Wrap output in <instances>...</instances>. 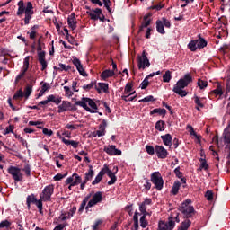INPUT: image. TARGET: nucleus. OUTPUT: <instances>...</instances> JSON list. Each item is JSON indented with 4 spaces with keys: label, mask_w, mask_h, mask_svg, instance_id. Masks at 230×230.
Returning a JSON list of instances; mask_svg holds the SVG:
<instances>
[{
    "label": "nucleus",
    "mask_w": 230,
    "mask_h": 230,
    "mask_svg": "<svg viewBox=\"0 0 230 230\" xmlns=\"http://www.w3.org/2000/svg\"><path fill=\"white\" fill-rule=\"evenodd\" d=\"M18 10L16 12V15L18 17H22V15H25L24 17V24L28 25L30 24V21L33 19V14L35 12L33 11V3L31 2H26L24 3V0H20L17 4Z\"/></svg>",
    "instance_id": "f257e3e1"
},
{
    "label": "nucleus",
    "mask_w": 230,
    "mask_h": 230,
    "mask_svg": "<svg viewBox=\"0 0 230 230\" xmlns=\"http://www.w3.org/2000/svg\"><path fill=\"white\" fill-rule=\"evenodd\" d=\"M91 194H88L83 201L81 202V205L79 207L78 212L84 213V210L85 209L86 213L89 211L90 208H94L97 204H100L102 200H103V193L102 191H97L95 194L92 196ZM89 199H91L89 200Z\"/></svg>",
    "instance_id": "f03ea898"
},
{
    "label": "nucleus",
    "mask_w": 230,
    "mask_h": 230,
    "mask_svg": "<svg viewBox=\"0 0 230 230\" xmlns=\"http://www.w3.org/2000/svg\"><path fill=\"white\" fill-rule=\"evenodd\" d=\"M193 82V77H191V74H186L183 78H181L176 84L174 85L172 91L175 93V94H178V96H181V98H184L188 96V92H186L185 87H188L190 84Z\"/></svg>",
    "instance_id": "7ed1b4c3"
},
{
    "label": "nucleus",
    "mask_w": 230,
    "mask_h": 230,
    "mask_svg": "<svg viewBox=\"0 0 230 230\" xmlns=\"http://www.w3.org/2000/svg\"><path fill=\"white\" fill-rule=\"evenodd\" d=\"M75 105L83 107L84 111L91 112V114L98 112V105H96V102L91 98L84 97L81 99V101H77Z\"/></svg>",
    "instance_id": "20e7f679"
},
{
    "label": "nucleus",
    "mask_w": 230,
    "mask_h": 230,
    "mask_svg": "<svg viewBox=\"0 0 230 230\" xmlns=\"http://www.w3.org/2000/svg\"><path fill=\"white\" fill-rule=\"evenodd\" d=\"M134 85L132 83H128L124 87L123 94L121 95V100L124 102H134L137 100V93L134 90Z\"/></svg>",
    "instance_id": "39448f33"
},
{
    "label": "nucleus",
    "mask_w": 230,
    "mask_h": 230,
    "mask_svg": "<svg viewBox=\"0 0 230 230\" xmlns=\"http://www.w3.org/2000/svg\"><path fill=\"white\" fill-rule=\"evenodd\" d=\"M180 211L186 219L191 218V217L195 215V208L191 206V199H187L185 201H183L180 207Z\"/></svg>",
    "instance_id": "423d86ee"
},
{
    "label": "nucleus",
    "mask_w": 230,
    "mask_h": 230,
    "mask_svg": "<svg viewBox=\"0 0 230 230\" xmlns=\"http://www.w3.org/2000/svg\"><path fill=\"white\" fill-rule=\"evenodd\" d=\"M55 193V185H47L40 195L41 202H51V197Z\"/></svg>",
    "instance_id": "0eeeda50"
},
{
    "label": "nucleus",
    "mask_w": 230,
    "mask_h": 230,
    "mask_svg": "<svg viewBox=\"0 0 230 230\" xmlns=\"http://www.w3.org/2000/svg\"><path fill=\"white\" fill-rule=\"evenodd\" d=\"M7 172L13 177L14 182H22V179H24V174L21 172V168L17 166H9Z\"/></svg>",
    "instance_id": "6e6552de"
},
{
    "label": "nucleus",
    "mask_w": 230,
    "mask_h": 230,
    "mask_svg": "<svg viewBox=\"0 0 230 230\" xmlns=\"http://www.w3.org/2000/svg\"><path fill=\"white\" fill-rule=\"evenodd\" d=\"M26 204H27L28 209H31V204H35V206H37L39 209V212L42 213V208H43L42 199H37V197H35V194H31L27 196Z\"/></svg>",
    "instance_id": "1a4fd4ad"
},
{
    "label": "nucleus",
    "mask_w": 230,
    "mask_h": 230,
    "mask_svg": "<svg viewBox=\"0 0 230 230\" xmlns=\"http://www.w3.org/2000/svg\"><path fill=\"white\" fill-rule=\"evenodd\" d=\"M151 182L154 183L155 189L158 191H161L164 184V181H163V176L161 175V172H154L153 173H151Z\"/></svg>",
    "instance_id": "9d476101"
},
{
    "label": "nucleus",
    "mask_w": 230,
    "mask_h": 230,
    "mask_svg": "<svg viewBox=\"0 0 230 230\" xmlns=\"http://www.w3.org/2000/svg\"><path fill=\"white\" fill-rule=\"evenodd\" d=\"M137 67L138 69H146V67H150V60L148 59V53L146 50H143L142 55L137 57Z\"/></svg>",
    "instance_id": "9b49d317"
},
{
    "label": "nucleus",
    "mask_w": 230,
    "mask_h": 230,
    "mask_svg": "<svg viewBox=\"0 0 230 230\" xmlns=\"http://www.w3.org/2000/svg\"><path fill=\"white\" fill-rule=\"evenodd\" d=\"M102 172L108 175V177L111 179V181H108L109 186H112V184H116V181H118V178L116 177V173H118V167L113 168V172L109 169V166L105 164L102 168Z\"/></svg>",
    "instance_id": "f8f14e48"
},
{
    "label": "nucleus",
    "mask_w": 230,
    "mask_h": 230,
    "mask_svg": "<svg viewBox=\"0 0 230 230\" xmlns=\"http://www.w3.org/2000/svg\"><path fill=\"white\" fill-rule=\"evenodd\" d=\"M28 69H30V57H26L23 60V66L19 73V75L15 78V84H19L21 80H22V77L26 75V73L28 72Z\"/></svg>",
    "instance_id": "ddd939ff"
},
{
    "label": "nucleus",
    "mask_w": 230,
    "mask_h": 230,
    "mask_svg": "<svg viewBox=\"0 0 230 230\" xmlns=\"http://www.w3.org/2000/svg\"><path fill=\"white\" fill-rule=\"evenodd\" d=\"M86 13L89 15L92 21H98V19L103 21V19H105V16H103L102 9L100 8L90 9V11H87Z\"/></svg>",
    "instance_id": "4468645a"
},
{
    "label": "nucleus",
    "mask_w": 230,
    "mask_h": 230,
    "mask_svg": "<svg viewBox=\"0 0 230 230\" xmlns=\"http://www.w3.org/2000/svg\"><path fill=\"white\" fill-rule=\"evenodd\" d=\"M38 61L41 66V71L48 69V61H46V52L42 51V47H38Z\"/></svg>",
    "instance_id": "2eb2a0df"
},
{
    "label": "nucleus",
    "mask_w": 230,
    "mask_h": 230,
    "mask_svg": "<svg viewBox=\"0 0 230 230\" xmlns=\"http://www.w3.org/2000/svg\"><path fill=\"white\" fill-rule=\"evenodd\" d=\"M175 222H177V224H179V222H181V219H179L178 212L172 213L168 218V222H165V224L167 226V229H169V230L175 229Z\"/></svg>",
    "instance_id": "dca6fc26"
},
{
    "label": "nucleus",
    "mask_w": 230,
    "mask_h": 230,
    "mask_svg": "<svg viewBox=\"0 0 230 230\" xmlns=\"http://www.w3.org/2000/svg\"><path fill=\"white\" fill-rule=\"evenodd\" d=\"M80 183H82V177L76 172L66 180V184H70V186H78Z\"/></svg>",
    "instance_id": "f3484780"
},
{
    "label": "nucleus",
    "mask_w": 230,
    "mask_h": 230,
    "mask_svg": "<svg viewBox=\"0 0 230 230\" xmlns=\"http://www.w3.org/2000/svg\"><path fill=\"white\" fill-rule=\"evenodd\" d=\"M72 64H74V66H75V67H76L79 75H81V76H87V72H85V70L84 69L82 61H80V59H78V58H73Z\"/></svg>",
    "instance_id": "a211bd4d"
},
{
    "label": "nucleus",
    "mask_w": 230,
    "mask_h": 230,
    "mask_svg": "<svg viewBox=\"0 0 230 230\" xmlns=\"http://www.w3.org/2000/svg\"><path fill=\"white\" fill-rule=\"evenodd\" d=\"M155 150L158 159H166L168 157V150L164 146L156 145Z\"/></svg>",
    "instance_id": "6ab92c4d"
},
{
    "label": "nucleus",
    "mask_w": 230,
    "mask_h": 230,
    "mask_svg": "<svg viewBox=\"0 0 230 230\" xmlns=\"http://www.w3.org/2000/svg\"><path fill=\"white\" fill-rule=\"evenodd\" d=\"M150 204H152V199L146 198L144 202L139 205V211L142 215H150V212L146 211L147 206H150Z\"/></svg>",
    "instance_id": "aec40b11"
},
{
    "label": "nucleus",
    "mask_w": 230,
    "mask_h": 230,
    "mask_svg": "<svg viewBox=\"0 0 230 230\" xmlns=\"http://www.w3.org/2000/svg\"><path fill=\"white\" fill-rule=\"evenodd\" d=\"M104 152L108 154V155H121V150L116 148L115 145L108 146L104 147Z\"/></svg>",
    "instance_id": "412c9836"
},
{
    "label": "nucleus",
    "mask_w": 230,
    "mask_h": 230,
    "mask_svg": "<svg viewBox=\"0 0 230 230\" xmlns=\"http://www.w3.org/2000/svg\"><path fill=\"white\" fill-rule=\"evenodd\" d=\"M71 102L69 101H61V104L58 107V114H62V112H66V111H71Z\"/></svg>",
    "instance_id": "4be33fe9"
},
{
    "label": "nucleus",
    "mask_w": 230,
    "mask_h": 230,
    "mask_svg": "<svg viewBox=\"0 0 230 230\" xmlns=\"http://www.w3.org/2000/svg\"><path fill=\"white\" fill-rule=\"evenodd\" d=\"M75 213H76V207H73L72 208H70L68 213H62L59 216V220H62V222H64L65 220H69V218H71Z\"/></svg>",
    "instance_id": "5701e85b"
},
{
    "label": "nucleus",
    "mask_w": 230,
    "mask_h": 230,
    "mask_svg": "<svg viewBox=\"0 0 230 230\" xmlns=\"http://www.w3.org/2000/svg\"><path fill=\"white\" fill-rule=\"evenodd\" d=\"M106 128H107V121L102 120L99 126V130L96 131V136H98V137H102L105 136Z\"/></svg>",
    "instance_id": "b1692460"
},
{
    "label": "nucleus",
    "mask_w": 230,
    "mask_h": 230,
    "mask_svg": "<svg viewBox=\"0 0 230 230\" xmlns=\"http://www.w3.org/2000/svg\"><path fill=\"white\" fill-rule=\"evenodd\" d=\"M114 75H116L114 70L106 69L102 72L101 78H102V80L105 81V80H107V78H112V76H114Z\"/></svg>",
    "instance_id": "393cba45"
},
{
    "label": "nucleus",
    "mask_w": 230,
    "mask_h": 230,
    "mask_svg": "<svg viewBox=\"0 0 230 230\" xmlns=\"http://www.w3.org/2000/svg\"><path fill=\"white\" fill-rule=\"evenodd\" d=\"M150 22H152V19H150V14L145 15L139 31H143V28H148V26H150Z\"/></svg>",
    "instance_id": "a878e982"
},
{
    "label": "nucleus",
    "mask_w": 230,
    "mask_h": 230,
    "mask_svg": "<svg viewBox=\"0 0 230 230\" xmlns=\"http://www.w3.org/2000/svg\"><path fill=\"white\" fill-rule=\"evenodd\" d=\"M67 24L72 30H76V21H75V13H72L67 18Z\"/></svg>",
    "instance_id": "bb28decb"
},
{
    "label": "nucleus",
    "mask_w": 230,
    "mask_h": 230,
    "mask_svg": "<svg viewBox=\"0 0 230 230\" xmlns=\"http://www.w3.org/2000/svg\"><path fill=\"white\" fill-rule=\"evenodd\" d=\"M59 139H61L62 143L65 145H71L74 148H78V145H80V142L75 141V140H67L64 137H59Z\"/></svg>",
    "instance_id": "cd10ccee"
},
{
    "label": "nucleus",
    "mask_w": 230,
    "mask_h": 230,
    "mask_svg": "<svg viewBox=\"0 0 230 230\" xmlns=\"http://www.w3.org/2000/svg\"><path fill=\"white\" fill-rule=\"evenodd\" d=\"M161 139L165 146H172V135L171 134L162 135Z\"/></svg>",
    "instance_id": "c85d7f7f"
},
{
    "label": "nucleus",
    "mask_w": 230,
    "mask_h": 230,
    "mask_svg": "<svg viewBox=\"0 0 230 230\" xmlns=\"http://www.w3.org/2000/svg\"><path fill=\"white\" fill-rule=\"evenodd\" d=\"M194 103L197 105L195 107L196 111H200V109H204V103H202V99L197 95L193 97Z\"/></svg>",
    "instance_id": "c756f323"
},
{
    "label": "nucleus",
    "mask_w": 230,
    "mask_h": 230,
    "mask_svg": "<svg viewBox=\"0 0 230 230\" xmlns=\"http://www.w3.org/2000/svg\"><path fill=\"white\" fill-rule=\"evenodd\" d=\"M196 41H197L198 49H204V48L208 46V41H206L204 38L200 37V35H199V39L196 40Z\"/></svg>",
    "instance_id": "7c9ffc66"
},
{
    "label": "nucleus",
    "mask_w": 230,
    "mask_h": 230,
    "mask_svg": "<svg viewBox=\"0 0 230 230\" xmlns=\"http://www.w3.org/2000/svg\"><path fill=\"white\" fill-rule=\"evenodd\" d=\"M103 175H105V172H103V169H102L95 179L93 181L92 184L93 186H96V184H100L102 182V179H103Z\"/></svg>",
    "instance_id": "2f4dec72"
},
{
    "label": "nucleus",
    "mask_w": 230,
    "mask_h": 230,
    "mask_svg": "<svg viewBox=\"0 0 230 230\" xmlns=\"http://www.w3.org/2000/svg\"><path fill=\"white\" fill-rule=\"evenodd\" d=\"M47 98L49 99V102H52V103H55L56 105H60V103H62V97L60 96L56 97L54 94H50Z\"/></svg>",
    "instance_id": "473e14b6"
},
{
    "label": "nucleus",
    "mask_w": 230,
    "mask_h": 230,
    "mask_svg": "<svg viewBox=\"0 0 230 230\" xmlns=\"http://www.w3.org/2000/svg\"><path fill=\"white\" fill-rule=\"evenodd\" d=\"M93 175H94V171L93 170V165H90L88 172L84 175V181L85 182H89V181L93 180Z\"/></svg>",
    "instance_id": "72a5a7b5"
},
{
    "label": "nucleus",
    "mask_w": 230,
    "mask_h": 230,
    "mask_svg": "<svg viewBox=\"0 0 230 230\" xmlns=\"http://www.w3.org/2000/svg\"><path fill=\"white\" fill-rule=\"evenodd\" d=\"M215 94L216 96H222L224 94V90L222 89V84L219 83L217 85V88L210 92V96Z\"/></svg>",
    "instance_id": "f704fd0d"
},
{
    "label": "nucleus",
    "mask_w": 230,
    "mask_h": 230,
    "mask_svg": "<svg viewBox=\"0 0 230 230\" xmlns=\"http://www.w3.org/2000/svg\"><path fill=\"white\" fill-rule=\"evenodd\" d=\"M191 226V221L190 219H185L182 221L178 227V230H188L190 229V226Z\"/></svg>",
    "instance_id": "c9c22d12"
},
{
    "label": "nucleus",
    "mask_w": 230,
    "mask_h": 230,
    "mask_svg": "<svg viewBox=\"0 0 230 230\" xmlns=\"http://www.w3.org/2000/svg\"><path fill=\"white\" fill-rule=\"evenodd\" d=\"M156 31L161 33V35H164L166 33L164 31V25L161 20L156 21Z\"/></svg>",
    "instance_id": "e433bc0d"
},
{
    "label": "nucleus",
    "mask_w": 230,
    "mask_h": 230,
    "mask_svg": "<svg viewBox=\"0 0 230 230\" xmlns=\"http://www.w3.org/2000/svg\"><path fill=\"white\" fill-rule=\"evenodd\" d=\"M99 88H97L98 93L100 91H102V93H105L106 94L109 93V84L107 83H98Z\"/></svg>",
    "instance_id": "4c0bfd02"
},
{
    "label": "nucleus",
    "mask_w": 230,
    "mask_h": 230,
    "mask_svg": "<svg viewBox=\"0 0 230 230\" xmlns=\"http://www.w3.org/2000/svg\"><path fill=\"white\" fill-rule=\"evenodd\" d=\"M159 114L160 116H166V110L164 108H155L150 111V115Z\"/></svg>",
    "instance_id": "58836bf2"
},
{
    "label": "nucleus",
    "mask_w": 230,
    "mask_h": 230,
    "mask_svg": "<svg viewBox=\"0 0 230 230\" xmlns=\"http://www.w3.org/2000/svg\"><path fill=\"white\" fill-rule=\"evenodd\" d=\"M187 130L189 131V134L190 136H194V137H196V139H198L199 143H200V136L197 135V132H195V129L193 128V127L190 124L187 125Z\"/></svg>",
    "instance_id": "ea45409f"
},
{
    "label": "nucleus",
    "mask_w": 230,
    "mask_h": 230,
    "mask_svg": "<svg viewBox=\"0 0 230 230\" xmlns=\"http://www.w3.org/2000/svg\"><path fill=\"white\" fill-rule=\"evenodd\" d=\"M164 125H166V123L164 120H158L155 123V128L158 130V132H164Z\"/></svg>",
    "instance_id": "a19ab883"
},
{
    "label": "nucleus",
    "mask_w": 230,
    "mask_h": 230,
    "mask_svg": "<svg viewBox=\"0 0 230 230\" xmlns=\"http://www.w3.org/2000/svg\"><path fill=\"white\" fill-rule=\"evenodd\" d=\"M39 25H34L31 28V32H29V37L31 40H35L37 39V31Z\"/></svg>",
    "instance_id": "79ce46f5"
},
{
    "label": "nucleus",
    "mask_w": 230,
    "mask_h": 230,
    "mask_svg": "<svg viewBox=\"0 0 230 230\" xmlns=\"http://www.w3.org/2000/svg\"><path fill=\"white\" fill-rule=\"evenodd\" d=\"M188 49H190V51L195 52L198 49V46H197V40H192L189 42V44L187 45Z\"/></svg>",
    "instance_id": "37998d69"
},
{
    "label": "nucleus",
    "mask_w": 230,
    "mask_h": 230,
    "mask_svg": "<svg viewBox=\"0 0 230 230\" xmlns=\"http://www.w3.org/2000/svg\"><path fill=\"white\" fill-rule=\"evenodd\" d=\"M31 93H33V86L27 85L23 92L24 98L28 100V98H30V96L31 95Z\"/></svg>",
    "instance_id": "c03bdc74"
},
{
    "label": "nucleus",
    "mask_w": 230,
    "mask_h": 230,
    "mask_svg": "<svg viewBox=\"0 0 230 230\" xmlns=\"http://www.w3.org/2000/svg\"><path fill=\"white\" fill-rule=\"evenodd\" d=\"M79 127H82V124H75L73 122H69L65 126V128H66V130H76L79 128Z\"/></svg>",
    "instance_id": "a18cd8bd"
},
{
    "label": "nucleus",
    "mask_w": 230,
    "mask_h": 230,
    "mask_svg": "<svg viewBox=\"0 0 230 230\" xmlns=\"http://www.w3.org/2000/svg\"><path fill=\"white\" fill-rule=\"evenodd\" d=\"M180 189H181V181H175L172 188L171 193H172V195H177V193H179Z\"/></svg>",
    "instance_id": "49530a36"
},
{
    "label": "nucleus",
    "mask_w": 230,
    "mask_h": 230,
    "mask_svg": "<svg viewBox=\"0 0 230 230\" xmlns=\"http://www.w3.org/2000/svg\"><path fill=\"white\" fill-rule=\"evenodd\" d=\"M199 161L201 162L199 170H206V171L209 170V165H208V162H206V158H199Z\"/></svg>",
    "instance_id": "de8ad7c7"
},
{
    "label": "nucleus",
    "mask_w": 230,
    "mask_h": 230,
    "mask_svg": "<svg viewBox=\"0 0 230 230\" xmlns=\"http://www.w3.org/2000/svg\"><path fill=\"white\" fill-rule=\"evenodd\" d=\"M146 217H148V215H142V217H140V226L143 229L146 228V226H148V220H146Z\"/></svg>",
    "instance_id": "09e8293b"
},
{
    "label": "nucleus",
    "mask_w": 230,
    "mask_h": 230,
    "mask_svg": "<svg viewBox=\"0 0 230 230\" xmlns=\"http://www.w3.org/2000/svg\"><path fill=\"white\" fill-rule=\"evenodd\" d=\"M170 80H172V72L170 70H167L165 74L163 75V82L168 84L170 83Z\"/></svg>",
    "instance_id": "8fccbe9b"
},
{
    "label": "nucleus",
    "mask_w": 230,
    "mask_h": 230,
    "mask_svg": "<svg viewBox=\"0 0 230 230\" xmlns=\"http://www.w3.org/2000/svg\"><path fill=\"white\" fill-rule=\"evenodd\" d=\"M12 226V222L8 221V220H4L2 222H0V229H10Z\"/></svg>",
    "instance_id": "3c124183"
},
{
    "label": "nucleus",
    "mask_w": 230,
    "mask_h": 230,
    "mask_svg": "<svg viewBox=\"0 0 230 230\" xmlns=\"http://www.w3.org/2000/svg\"><path fill=\"white\" fill-rule=\"evenodd\" d=\"M21 98H24V92H22V90L20 89V90L16 91V93L13 96V100H21Z\"/></svg>",
    "instance_id": "603ef678"
},
{
    "label": "nucleus",
    "mask_w": 230,
    "mask_h": 230,
    "mask_svg": "<svg viewBox=\"0 0 230 230\" xmlns=\"http://www.w3.org/2000/svg\"><path fill=\"white\" fill-rule=\"evenodd\" d=\"M54 69H56L57 71H69V69H71V66L60 63L59 67L54 66Z\"/></svg>",
    "instance_id": "864d4df0"
},
{
    "label": "nucleus",
    "mask_w": 230,
    "mask_h": 230,
    "mask_svg": "<svg viewBox=\"0 0 230 230\" xmlns=\"http://www.w3.org/2000/svg\"><path fill=\"white\" fill-rule=\"evenodd\" d=\"M198 87H199V89L201 91L206 89V87H208V81H205V80H202V79H199L198 80Z\"/></svg>",
    "instance_id": "5fc2aeb1"
},
{
    "label": "nucleus",
    "mask_w": 230,
    "mask_h": 230,
    "mask_svg": "<svg viewBox=\"0 0 230 230\" xmlns=\"http://www.w3.org/2000/svg\"><path fill=\"white\" fill-rule=\"evenodd\" d=\"M64 91H65V96L66 98H71V96H73V94H75V93H73V91H71V88H69V86H64Z\"/></svg>",
    "instance_id": "6e6d98bb"
},
{
    "label": "nucleus",
    "mask_w": 230,
    "mask_h": 230,
    "mask_svg": "<svg viewBox=\"0 0 230 230\" xmlns=\"http://www.w3.org/2000/svg\"><path fill=\"white\" fill-rule=\"evenodd\" d=\"M146 150L149 155H154V154H155V147L154 148L152 146L146 145Z\"/></svg>",
    "instance_id": "4d7b16f0"
},
{
    "label": "nucleus",
    "mask_w": 230,
    "mask_h": 230,
    "mask_svg": "<svg viewBox=\"0 0 230 230\" xmlns=\"http://www.w3.org/2000/svg\"><path fill=\"white\" fill-rule=\"evenodd\" d=\"M157 230H169L166 222L159 221Z\"/></svg>",
    "instance_id": "13d9d810"
},
{
    "label": "nucleus",
    "mask_w": 230,
    "mask_h": 230,
    "mask_svg": "<svg viewBox=\"0 0 230 230\" xmlns=\"http://www.w3.org/2000/svg\"><path fill=\"white\" fill-rule=\"evenodd\" d=\"M139 102H143V103H147L148 102H155V99H154V96L149 95V96L145 97L142 100H139Z\"/></svg>",
    "instance_id": "bf43d9fd"
},
{
    "label": "nucleus",
    "mask_w": 230,
    "mask_h": 230,
    "mask_svg": "<svg viewBox=\"0 0 230 230\" xmlns=\"http://www.w3.org/2000/svg\"><path fill=\"white\" fill-rule=\"evenodd\" d=\"M160 21L163 22V24H164V26L165 28H172V23L169 22L168 19H166V18L164 17V18H162Z\"/></svg>",
    "instance_id": "052dcab7"
},
{
    "label": "nucleus",
    "mask_w": 230,
    "mask_h": 230,
    "mask_svg": "<svg viewBox=\"0 0 230 230\" xmlns=\"http://www.w3.org/2000/svg\"><path fill=\"white\" fill-rule=\"evenodd\" d=\"M13 126L10 125L5 128L4 130V135L6 136L7 134H13Z\"/></svg>",
    "instance_id": "680f3d73"
},
{
    "label": "nucleus",
    "mask_w": 230,
    "mask_h": 230,
    "mask_svg": "<svg viewBox=\"0 0 230 230\" xmlns=\"http://www.w3.org/2000/svg\"><path fill=\"white\" fill-rule=\"evenodd\" d=\"M42 133H43L45 136H49V137L53 136V130L48 129L47 128H42Z\"/></svg>",
    "instance_id": "e2e57ef3"
},
{
    "label": "nucleus",
    "mask_w": 230,
    "mask_h": 230,
    "mask_svg": "<svg viewBox=\"0 0 230 230\" xmlns=\"http://www.w3.org/2000/svg\"><path fill=\"white\" fill-rule=\"evenodd\" d=\"M174 173H175L176 177H178V179H182V173L181 172V167H179V166L176 167L174 169Z\"/></svg>",
    "instance_id": "0e129e2a"
},
{
    "label": "nucleus",
    "mask_w": 230,
    "mask_h": 230,
    "mask_svg": "<svg viewBox=\"0 0 230 230\" xmlns=\"http://www.w3.org/2000/svg\"><path fill=\"white\" fill-rule=\"evenodd\" d=\"M148 77H146L140 84L141 89H146L148 87Z\"/></svg>",
    "instance_id": "69168bd1"
},
{
    "label": "nucleus",
    "mask_w": 230,
    "mask_h": 230,
    "mask_svg": "<svg viewBox=\"0 0 230 230\" xmlns=\"http://www.w3.org/2000/svg\"><path fill=\"white\" fill-rule=\"evenodd\" d=\"M205 197H206L207 200H212L213 199V191L207 190V192L205 193Z\"/></svg>",
    "instance_id": "338daca9"
},
{
    "label": "nucleus",
    "mask_w": 230,
    "mask_h": 230,
    "mask_svg": "<svg viewBox=\"0 0 230 230\" xmlns=\"http://www.w3.org/2000/svg\"><path fill=\"white\" fill-rule=\"evenodd\" d=\"M66 175L67 174H62V173H58L54 176V181H62V179H64V177H66Z\"/></svg>",
    "instance_id": "774afa93"
}]
</instances>
